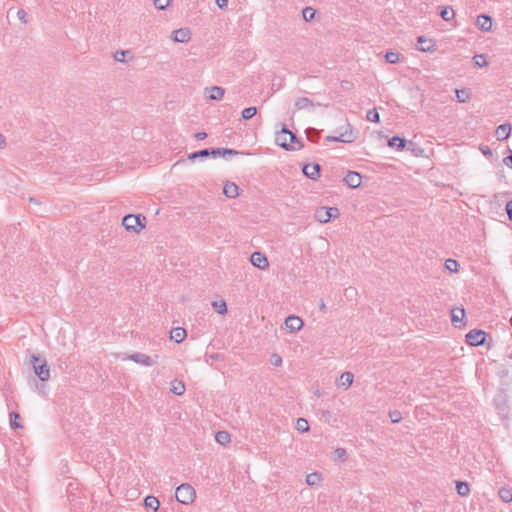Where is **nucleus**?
Instances as JSON below:
<instances>
[{"instance_id":"obj_1","label":"nucleus","mask_w":512,"mask_h":512,"mask_svg":"<svg viewBox=\"0 0 512 512\" xmlns=\"http://www.w3.org/2000/svg\"><path fill=\"white\" fill-rule=\"evenodd\" d=\"M123 227L133 233H139L146 226V217L142 214H128L122 219Z\"/></svg>"},{"instance_id":"obj_2","label":"nucleus","mask_w":512,"mask_h":512,"mask_svg":"<svg viewBox=\"0 0 512 512\" xmlns=\"http://www.w3.org/2000/svg\"><path fill=\"white\" fill-rule=\"evenodd\" d=\"M31 362L35 374L41 381H47L50 378V370L47 361L38 355H32Z\"/></svg>"},{"instance_id":"obj_3","label":"nucleus","mask_w":512,"mask_h":512,"mask_svg":"<svg viewBox=\"0 0 512 512\" xmlns=\"http://www.w3.org/2000/svg\"><path fill=\"white\" fill-rule=\"evenodd\" d=\"M195 490L189 484H181L177 487L175 497L182 504L192 503L195 498Z\"/></svg>"},{"instance_id":"obj_4","label":"nucleus","mask_w":512,"mask_h":512,"mask_svg":"<svg viewBox=\"0 0 512 512\" xmlns=\"http://www.w3.org/2000/svg\"><path fill=\"white\" fill-rule=\"evenodd\" d=\"M339 215V209L336 207H320L315 212V219L320 223H327Z\"/></svg>"},{"instance_id":"obj_5","label":"nucleus","mask_w":512,"mask_h":512,"mask_svg":"<svg viewBox=\"0 0 512 512\" xmlns=\"http://www.w3.org/2000/svg\"><path fill=\"white\" fill-rule=\"evenodd\" d=\"M488 334L481 329H472L466 334V342L470 346H482L486 342Z\"/></svg>"},{"instance_id":"obj_6","label":"nucleus","mask_w":512,"mask_h":512,"mask_svg":"<svg viewBox=\"0 0 512 512\" xmlns=\"http://www.w3.org/2000/svg\"><path fill=\"white\" fill-rule=\"evenodd\" d=\"M288 133H289V129L287 128L286 125H283L280 133L276 134V138H275L276 143L280 147H282L288 151H294V150L301 149L303 147V144H300V146H298V147H293L290 145V143H288V140H287Z\"/></svg>"},{"instance_id":"obj_7","label":"nucleus","mask_w":512,"mask_h":512,"mask_svg":"<svg viewBox=\"0 0 512 512\" xmlns=\"http://www.w3.org/2000/svg\"><path fill=\"white\" fill-rule=\"evenodd\" d=\"M348 129L341 133L339 136H327L326 141L328 142H342V143H350L353 142L355 136L350 125H347Z\"/></svg>"},{"instance_id":"obj_8","label":"nucleus","mask_w":512,"mask_h":512,"mask_svg":"<svg viewBox=\"0 0 512 512\" xmlns=\"http://www.w3.org/2000/svg\"><path fill=\"white\" fill-rule=\"evenodd\" d=\"M250 261L253 266L258 269L265 270L269 267V262L265 254L255 251L250 256Z\"/></svg>"},{"instance_id":"obj_9","label":"nucleus","mask_w":512,"mask_h":512,"mask_svg":"<svg viewBox=\"0 0 512 512\" xmlns=\"http://www.w3.org/2000/svg\"><path fill=\"white\" fill-rule=\"evenodd\" d=\"M320 170L321 166L317 163L305 164L302 168L303 174L311 180H317L320 177Z\"/></svg>"},{"instance_id":"obj_10","label":"nucleus","mask_w":512,"mask_h":512,"mask_svg":"<svg viewBox=\"0 0 512 512\" xmlns=\"http://www.w3.org/2000/svg\"><path fill=\"white\" fill-rule=\"evenodd\" d=\"M417 44V49L421 52H433L436 50V45L434 41L424 36L417 37Z\"/></svg>"},{"instance_id":"obj_11","label":"nucleus","mask_w":512,"mask_h":512,"mask_svg":"<svg viewBox=\"0 0 512 512\" xmlns=\"http://www.w3.org/2000/svg\"><path fill=\"white\" fill-rule=\"evenodd\" d=\"M343 181L350 188H357L362 183V176L360 173L355 171H349L344 177Z\"/></svg>"},{"instance_id":"obj_12","label":"nucleus","mask_w":512,"mask_h":512,"mask_svg":"<svg viewBox=\"0 0 512 512\" xmlns=\"http://www.w3.org/2000/svg\"><path fill=\"white\" fill-rule=\"evenodd\" d=\"M285 326L291 332H296L303 327V321L298 316L291 315L285 319Z\"/></svg>"},{"instance_id":"obj_13","label":"nucleus","mask_w":512,"mask_h":512,"mask_svg":"<svg viewBox=\"0 0 512 512\" xmlns=\"http://www.w3.org/2000/svg\"><path fill=\"white\" fill-rule=\"evenodd\" d=\"M408 144L411 146L413 143L410 141ZM407 145V141L405 138H402L400 136H393L388 140V146L390 148H394L397 151H402Z\"/></svg>"},{"instance_id":"obj_14","label":"nucleus","mask_w":512,"mask_h":512,"mask_svg":"<svg viewBox=\"0 0 512 512\" xmlns=\"http://www.w3.org/2000/svg\"><path fill=\"white\" fill-rule=\"evenodd\" d=\"M209 153H210V156L212 157H217V156H223L225 157L226 155H239V154H244L243 152H240V151H237L235 149H231V148H209Z\"/></svg>"},{"instance_id":"obj_15","label":"nucleus","mask_w":512,"mask_h":512,"mask_svg":"<svg viewBox=\"0 0 512 512\" xmlns=\"http://www.w3.org/2000/svg\"><path fill=\"white\" fill-rule=\"evenodd\" d=\"M477 27L485 32H488L492 28V18L489 15L481 14L476 20Z\"/></svg>"},{"instance_id":"obj_16","label":"nucleus","mask_w":512,"mask_h":512,"mask_svg":"<svg viewBox=\"0 0 512 512\" xmlns=\"http://www.w3.org/2000/svg\"><path fill=\"white\" fill-rule=\"evenodd\" d=\"M173 40L179 43L188 42L191 38V33L188 28H180L174 31Z\"/></svg>"},{"instance_id":"obj_17","label":"nucleus","mask_w":512,"mask_h":512,"mask_svg":"<svg viewBox=\"0 0 512 512\" xmlns=\"http://www.w3.org/2000/svg\"><path fill=\"white\" fill-rule=\"evenodd\" d=\"M129 359L138 364L144 365V366L153 365V361H152L151 357L144 353H140V352L134 353L129 356Z\"/></svg>"},{"instance_id":"obj_18","label":"nucleus","mask_w":512,"mask_h":512,"mask_svg":"<svg viewBox=\"0 0 512 512\" xmlns=\"http://www.w3.org/2000/svg\"><path fill=\"white\" fill-rule=\"evenodd\" d=\"M496 137L499 141L508 139L511 134V125L509 123L501 124L496 129Z\"/></svg>"},{"instance_id":"obj_19","label":"nucleus","mask_w":512,"mask_h":512,"mask_svg":"<svg viewBox=\"0 0 512 512\" xmlns=\"http://www.w3.org/2000/svg\"><path fill=\"white\" fill-rule=\"evenodd\" d=\"M223 193L226 197L234 199L239 195V187L233 182H227L223 187Z\"/></svg>"},{"instance_id":"obj_20","label":"nucleus","mask_w":512,"mask_h":512,"mask_svg":"<svg viewBox=\"0 0 512 512\" xmlns=\"http://www.w3.org/2000/svg\"><path fill=\"white\" fill-rule=\"evenodd\" d=\"M186 330L182 327H176L170 332V339L176 343H181L186 337Z\"/></svg>"},{"instance_id":"obj_21","label":"nucleus","mask_w":512,"mask_h":512,"mask_svg":"<svg viewBox=\"0 0 512 512\" xmlns=\"http://www.w3.org/2000/svg\"><path fill=\"white\" fill-rule=\"evenodd\" d=\"M464 317L465 310L463 308H456L451 311V321L455 327H459L457 323L462 322Z\"/></svg>"},{"instance_id":"obj_22","label":"nucleus","mask_w":512,"mask_h":512,"mask_svg":"<svg viewBox=\"0 0 512 512\" xmlns=\"http://www.w3.org/2000/svg\"><path fill=\"white\" fill-rule=\"evenodd\" d=\"M144 506L147 509H152L153 512H157L160 506L159 500L154 496H147L144 499Z\"/></svg>"},{"instance_id":"obj_23","label":"nucleus","mask_w":512,"mask_h":512,"mask_svg":"<svg viewBox=\"0 0 512 512\" xmlns=\"http://www.w3.org/2000/svg\"><path fill=\"white\" fill-rule=\"evenodd\" d=\"M171 392L177 396H181L185 393V385L182 381L173 380L171 382Z\"/></svg>"},{"instance_id":"obj_24","label":"nucleus","mask_w":512,"mask_h":512,"mask_svg":"<svg viewBox=\"0 0 512 512\" xmlns=\"http://www.w3.org/2000/svg\"><path fill=\"white\" fill-rule=\"evenodd\" d=\"M225 90L219 86H213L210 88L209 99L221 100L224 96Z\"/></svg>"},{"instance_id":"obj_25","label":"nucleus","mask_w":512,"mask_h":512,"mask_svg":"<svg viewBox=\"0 0 512 512\" xmlns=\"http://www.w3.org/2000/svg\"><path fill=\"white\" fill-rule=\"evenodd\" d=\"M354 375L351 372H343L340 375V386H344L346 389L353 383Z\"/></svg>"},{"instance_id":"obj_26","label":"nucleus","mask_w":512,"mask_h":512,"mask_svg":"<svg viewBox=\"0 0 512 512\" xmlns=\"http://www.w3.org/2000/svg\"><path fill=\"white\" fill-rule=\"evenodd\" d=\"M313 106L312 100L307 97H300L295 101V107L297 110L308 109Z\"/></svg>"},{"instance_id":"obj_27","label":"nucleus","mask_w":512,"mask_h":512,"mask_svg":"<svg viewBox=\"0 0 512 512\" xmlns=\"http://www.w3.org/2000/svg\"><path fill=\"white\" fill-rule=\"evenodd\" d=\"M456 491L458 495L465 497L468 496L470 493L469 484L464 481H457L456 482Z\"/></svg>"},{"instance_id":"obj_28","label":"nucleus","mask_w":512,"mask_h":512,"mask_svg":"<svg viewBox=\"0 0 512 512\" xmlns=\"http://www.w3.org/2000/svg\"><path fill=\"white\" fill-rule=\"evenodd\" d=\"M498 495L503 502H505V503L512 502V489L502 487L499 489Z\"/></svg>"},{"instance_id":"obj_29","label":"nucleus","mask_w":512,"mask_h":512,"mask_svg":"<svg viewBox=\"0 0 512 512\" xmlns=\"http://www.w3.org/2000/svg\"><path fill=\"white\" fill-rule=\"evenodd\" d=\"M215 439L221 445H225L231 441L230 434L227 431H218L215 435Z\"/></svg>"},{"instance_id":"obj_30","label":"nucleus","mask_w":512,"mask_h":512,"mask_svg":"<svg viewBox=\"0 0 512 512\" xmlns=\"http://www.w3.org/2000/svg\"><path fill=\"white\" fill-rule=\"evenodd\" d=\"M212 307L214 308V310L217 313H219L221 315H224L227 313V304L224 300L213 301Z\"/></svg>"},{"instance_id":"obj_31","label":"nucleus","mask_w":512,"mask_h":512,"mask_svg":"<svg viewBox=\"0 0 512 512\" xmlns=\"http://www.w3.org/2000/svg\"><path fill=\"white\" fill-rule=\"evenodd\" d=\"M321 480H322L321 474L318 472H313L306 476V483L309 486L317 485Z\"/></svg>"},{"instance_id":"obj_32","label":"nucleus","mask_w":512,"mask_h":512,"mask_svg":"<svg viewBox=\"0 0 512 512\" xmlns=\"http://www.w3.org/2000/svg\"><path fill=\"white\" fill-rule=\"evenodd\" d=\"M457 100L460 103H465L470 99V92L467 89H456L455 90Z\"/></svg>"},{"instance_id":"obj_33","label":"nucleus","mask_w":512,"mask_h":512,"mask_svg":"<svg viewBox=\"0 0 512 512\" xmlns=\"http://www.w3.org/2000/svg\"><path fill=\"white\" fill-rule=\"evenodd\" d=\"M209 156H210L209 148H206V149H202V150L191 153L188 156V159H190V160H195L197 158L206 159Z\"/></svg>"},{"instance_id":"obj_34","label":"nucleus","mask_w":512,"mask_h":512,"mask_svg":"<svg viewBox=\"0 0 512 512\" xmlns=\"http://www.w3.org/2000/svg\"><path fill=\"white\" fill-rule=\"evenodd\" d=\"M455 15L454 10L451 7H443L440 11V16L445 21H450Z\"/></svg>"},{"instance_id":"obj_35","label":"nucleus","mask_w":512,"mask_h":512,"mask_svg":"<svg viewBox=\"0 0 512 512\" xmlns=\"http://www.w3.org/2000/svg\"><path fill=\"white\" fill-rule=\"evenodd\" d=\"M315 14H316V10L314 8H312V7H305L302 10L303 19L306 22L312 21L314 19V17H315Z\"/></svg>"},{"instance_id":"obj_36","label":"nucleus","mask_w":512,"mask_h":512,"mask_svg":"<svg viewBox=\"0 0 512 512\" xmlns=\"http://www.w3.org/2000/svg\"><path fill=\"white\" fill-rule=\"evenodd\" d=\"M20 418V415L17 412H10L9 414V421H10V427L12 429H18L21 427L20 423L18 422Z\"/></svg>"},{"instance_id":"obj_37","label":"nucleus","mask_w":512,"mask_h":512,"mask_svg":"<svg viewBox=\"0 0 512 512\" xmlns=\"http://www.w3.org/2000/svg\"><path fill=\"white\" fill-rule=\"evenodd\" d=\"M296 429L302 433L309 431L308 421L304 418H298L296 421Z\"/></svg>"},{"instance_id":"obj_38","label":"nucleus","mask_w":512,"mask_h":512,"mask_svg":"<svg viewBox=\"0 0 512 512\" xmlns=\"http://www.w3.org/2000/svg\"><path fill=\"white\" fill-rule=\"evenodd\" d=\"M400 54L398 52H386L385 60L390 64H396L399 62Z\"/></svg>"},{"instance_id":"obj_39","label":"nucleus","mask_w":512,"mask_h":512,"mask_svg":"<svg viewBox=\"0 0 512 512\" xmlns=\"http://www.w3.org/2000/svg\"><path fill=\"white\" fill-rule=\"evenodd\" d=\"M256 113H257L256 107H247L242 111L241 115L244 120H249V119L253 118L256 115Z\"/></svg>"},{"instance_id":"obj_40","label":"nucleus","mask_w":512,"mask_h":512,"mask_svg":"<svg viewBox=\"0 0 512 512\" xmlns=\"http://www.w3.org/2000/svg\"><path fill=\"white\" fill-rule=\"evenodd\" d=\"M445 268L453 273L458 272L459 263L454 259H447L445 261Z\"/></svg>"},{"instance_id":"obj_41","label":"nucleus","mask_w":512,"mask_h":512,"mask_svg":"<svg viewBox=\"0 0 512 512\" xmlns=\"http://www.w3.org/2000/svg\"><path fill=\"white\" fill-rule=\"evenodd\" d=\"M366 119L370 122L378 123L380 121V116L377 109L373 108L367 112Z\"/></svg>"},{"instance_id":"obj_42","label":"nucleus","mask_w":512,"mask_h":512,"mask_svg":"<svg viewBox=\"0 0 512 512\" xmlns=\"http://www.w3.org/2000/svg\"><path fill=\"white\" fill-rule=\"evenodd\" d=\"M389 417L392 423H399L402 419L401 412L398 410H393L389 412Z\"/></svg>"},{"instance_id":"obj_43","label":"nucleus","mask_w":512,"mask_h":512,"mask_svg":"<svg viewBox=\"0 0 512 512\" xmlns=\"http://www.w3.org/2000/svg\"><path fill=\"white\" fill-rule=\"evenodd\" d=\"M474 62H475V65L478 66V67H484L488 64V62L486 61V58L484 55H476L474 56Z\"/></svg>"},{"instance_id":"obj_44","label":"nucleus","mask_w":512,"mask_h":512,"mask_svg":"<svg viewBox=\"0 0 512 512\" xmlns=\"http://www.w3.org/2000/svg\"><path fill=\"white\" fill-rule=\"evenodd\" d=\"M170 4V0H154V5L159 10L166 9Z\"/></svg>"},{"instance_id":"obj_45","label":"nucleus","mask_w":512,"mask_h":512,"mask_svg":"<svg viewBox=\"0 0 512 512\" xmlns=\"http://www.w3.org/2000/svg\"><path fill=\"white\" fill-rule=\"evenodd\" d=\"M270 362L272 365L278 367L282 365V357L276 353L271 355Z\"/></svg>"},{"instance_id":"obj_46","label":"nucleus","mask_w":512,"mask_h":512,"mask_svg":"<svg viewBox=\"0 0 512 512\" xmlns=\"http://www.w3.org/2000/svg\"><path fill=\"white\" fill-rule=\"evenodd\" d=\"M125 54H126V51H124V50L116 51V53L114 54V59L118 62H124Z\"/></svg>"},{"instance_id":"obj_47","label":"nucleus","mask_w":512,"mask_h":512,"mask_svg":"<svg viewBox=\"0 0 512 512\" xmlns=\"http://www.w3.org/2000/svg\"><path fill=\"white\" fill-rule=\"evenodd\" d=\"M288 136H289V142L290 145L293 144V143H297V144H302L300 142V140L298 139V137L296 136V134L292 133L290 130H289V133H288Z\"/></svg>"},{"instance_id":"obj_48","label":"nucleus","mask_w":512,"mask_h":512,"mask_svg":"<svg viewBox=\"0 0 512 512\" xmlns=\"http://www.w3.org/2000/svg\"><path fill=\"white\" fill-rule=\"evenodd\" d=\"M17 16L20 21H22L23 23H27V13L23 9L18 10Z\"/></svg>"},{"instance_id":"obj_49","label":"nucleus","mask_w":512,"mask_h":512,"mask_svg":"<svg viewBox=\"0 0 512 512\" xmlns=\"http://www.w3.org/2000/svg\"><path fill=\"white\" fill-rule=\"evenodd\" d=\"M506 212L508 214L509 219L512 221V200L507 202V204H506Z\"/></svg>"},{"instance_id":"obj_50","label":"nucleus","mask_w":512,"mask_h":512,"mask_svg":"<svg viewBox=\"0 0 512 512\" xmlns=\"http://www.w3.org/2000/svg\"><path fill=\"white\" fill-rule=\"evenodd\" d=\"M481 152L487 157H491L493 155L492 150L488 146L481 147Z\"/></svg>"},{"instance_id":"obj_51","label":"nucleus","mask_w":512,"mask_h":512,"mask_svg":"<svg viewBox=\"0 0 512 512\" xmlns=\"http://www.w3.org/2000/svg\"><path fill=\"white\" fill-rule=\"evenodd\" d=\"M215 2L220 9H224L228 6V0H215Z\"/></svg>"},{"instance_id":"obj_52","label":"nucleus","mask_w":512,"mask_h":512,"mask_svg":"<svg viewBox=\"0 0 512 512\" xmlns=\"http://www.w3.org/2000/svg\"><path fill=\"white\" fill-rule=\"evenodd\" d=\"M503 163H504L506 166H508V167L512 168V152H511V154H510V155L506 156V157L503 159Z\"/></svg>"},{"instance_id":"obj_53","label":"nucleus","mask_w":512,"mask_h":512,"mask_svg":"<svg viewBox=\"0 0 512 512\" xmlns=\"http://www.w3.org/2000/svg\"><path fill=\"white\" fill-rule=\"evenodd\" d=\"M206 137H207V133L206 132H198V133L195 134V138L197 140H204Z\"/></svg>"},{"instance_id":"obj_54","label":"nucleus","mask_w":512,"mask_h":512,"mask_svg":"<svg viewBox=\"0 0 512 512\" xmlns=\"http://www.w3.org/2000/svg\"><path fill=\"white\" fill-rule=\"evenodd\" d=\"M319 309L323 312H326V310H327L326 304L323 300H321V302L319 304Z\"/></svg>"},{"instance_id":"obj_55","label":"nucleus","mask_w":512,"mask_h":512,"mask_svg":"<svg viewBox=\"0 0 512 512\" xmlns=\"http://www.w3.org/2000/svg\"><path fill=\"white\" fill-rule=\"evenodd\" d=\"M6 145V141L3 135L0 134V148H3Z\"/></svg>"},{"instance_id":"obj_56","label":"nucleus","mask_w":512,"mask_h":512,"mask_svg":"<svg viewBox=\"0 0 512 512\" xmlns=\"http://www.w3.org/2000/svg\"><path fill=\"white\" fill-rule=\"evenodd\" d=\"M307 137L310 141L312 142H316V138H313V135H312V132L311 131H308L307 132Z\"/></svg>"},{"instance_id":"obj_57","label":"nucleus","mask_w":512,"mask_h":512,"mask_svg":"<svg viewBox=\"0 0 512 512\" xmlns=\"http://www.w3.org/2000/svg\"><path fill=\"white\" fill-rule=\"evenodd\" d=\"M336 453H338V455L345 454V449H343V448H338V449L336 450Z\"/></svg>"},{"instance_id":"obj_58","label":"nucleus","mask_w":512,"mask_h":512,"mask_svg":"<svg viewBox=\"0 0 512 512\" xmlns=\"http://www.w3.org/2000/svg\"><path fill=\"white\" fill-rule=\"evenodd\" d=\"M312 135H313V138H318L319 137V133L316 131V130H312Z\"/></svg>"}]
</instances>
